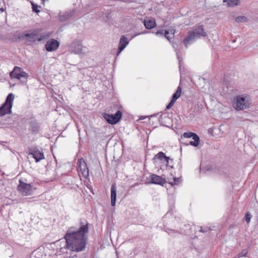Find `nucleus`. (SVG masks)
Masks as SVG:
<instances>
[{
    "instance_id": "obj_24",
    "label": "nucleus",
    "mask_w": 258,
    "mask_h": 258,
    "mask_svg": "<svg viewBox=\"0 0 258 258\" xmlns=\"http://www.w3.org/2000/svg\"><path fill=\"white\" fill-rule=\"evenodd\" d=\"M184 138H192V139L197 136H198L196 133L192 132H188L184 133L183 135Z\"/></svg>"
},
{
    "instance_id": "obj_14",
    "label": "nucleus",
    "mask_w": 258,
    "mask_h": 258,
    "mask_svg": "<svg viewBox=\"0 0 258 258\" xmlns=\"http://www.w3.org/2000/svg\"><path fill=\"white\" fill-rule=\"evenodd\" d=\"M150 180L151 183L160 185H163L166 182L164 178L155 174L150 175Z\"/></svg>"
},
{
    "instance_id": "obj_3",
    "label": "nucleus",
    "mask_w": 258,
    "mask_h": 258,
    "mask_svg": "<svg viewBox=\"0 0 258 258\" xmlns=\"http://www.w3.org/2000/svg\"><path fill=\"white\" fill-rule=\"evenodd\" d=\"M14 99V95L13 93H10L7 96L5 102L0 107V116H3L7 114H11L13 102Z\"/></svg>"
},
{
    "instance_id": "obj_25",
    "label": "nucleus",
    "mask_w": 258,
    "mask_h": 258,
    "mask_svg": "<svg viewBox=\"0 0 258 258\" xmlns=\"http://www.w3.org/2000/svg\"><path fill=\"white\" fill-rule=\"evenodd\" d=\"M237 23H244L247 21V18L244 16H238L235 18Z\"/></svg>"
},
{
    "instance_id": "obj_29",
    "label": "nucleus",
    "mask_w": 258,
    "mask_h": 258,
    "mask_svg": "<svg viewBox=\"0 0 258 258\" xmlns=\"http://www.w3.org/2000/svg\"><path fill=\"white\" fill-rule=\"evenodd\" d=\"M175 101H173V100L171 99V100L170 101V102L169 103V104L166 106V109H170L172 106L173 105L174 102Z\"/></svg>"
},
{
    "instance_id": "obj_30",
    "label": "nucleus",
    "mask_w": 258,
    "mask_h": 258,
    "mask_svg": "<svg viewBox=\"0 0 258 258\" xmlns=\"http://www.w3.org/2000/svg\"><path fill=\"white\" fill-rule=\"evenodd\" d=\"M156 35L157 36H163L164 35V32L163 30H159L156 32Z\"/></svg>"
},
{
    "instance_id": "obj_8",
    "label": "nucleus",
    "mask_w": 258,
    "mask_h": 258,
    "mask_svg": "<svg viewBox=\"0 0 258 258\" xmlns=\"http://www.w3.org/2000/svg\"><path fill=\"white\" fill-rule=\"evenodd\" d=\"M18 189L23 196L30 195L32 192V186L30 184L25 183L20 181Z\"/></svg>"
},
{
    "instance_id": "obj_27",
    "label": "nucleus",
    "mask_w": 258,
    "mask_h": 258,
    "mask_svg": "<svg viewBox=\"0 0 258 258\" xmlns=\"http://www.w3.org/2000/svg\"><path fill=\"white\" fill-rule=\"evenodd\" d=\"M181 182L180 178L174 177L173 181L170 182V183L172 185H176Z\"/></svg>"
},
{
    "instance_id": "obj_40",
    "label": "nucleus",
    "mask_w": 258,
    "mask_h": 258,
    "mask_svg": "<svg viewBox=\"0 0 258 258\" xmlns=\"http://www.w3.org/2000/svg\"><path fill=\"white\" fill-rule=\"evenodd\" d=\"M226 1H227V0H224V2H226Z\"/></svg>"
},
{
    "instance_id": "obj_13",
    "label": "nucleus",
    "mask_w": 258,
    "mask_h": 258,
    "mask_svg": "<svg viewBox=\"0 0 258 258\" xmlns=\"http://www.w3.org/2000/svg\"><path fill=\"white\" fill-rule=\"evenodd\" d=\"M128 43V41L127 38L125 36L122 35L119 40V47L116 54L117 55H119V54L124 49Z\"/></svg>"
},
{
    "instance_id": "obj_7",
    "label": "nucleus",
    "mask_w": 258,
    "mask_h": 258,
    "mask_svg": "<svg viewBox=\"0 0 258 258\" xmlns=\"http://www.w3.org/2000/svg\"><path fill=\"white\" fill-rule=\"evenodd\" d=\"M38 33V30H36L32 32L25 34L23 37L26 38L27 40L30 42H34L36 40L41 41V40L46 38V37L45 35H42L39 37Z\"/></svg>"
},
{
    "instance_id": "obj_37",
    "label": "nucleus",
    "mask_w": 258,
    "mask_h": 258,
    "mask_svg": "<svg viewBox=\"0 0 258 258\" xmlns=\"http://www.w3.org/2000/svg\"><path fill=\"white\" fill-rule=\"evenodd\" d=\"M170 164H171V163H170L169 162V165L170 166L169 167L171 168H173V166L172 165H170Z\"/></svg>"
},
{
    "instance_id": "obj_38",
    "label": "nucleus",
    "mask_w": 258,
    "mask_h": 258,
    "mask_svg": "<svg viewBox=\"0 0 258 258\" xmlns=\"http://www.w3.org/2000/svg\"><path fill=\"white\" fill-rule=\"evenodd\" d=\"M147 33V32H146H146H143L141 33L140 34H145V33Z\"/></svg>"
},
{
    "instance_id": "obj_28",
    "label": "nucleus",
    "mask_w": 258,
    "mask_h": 258,
    "mask_svg": "<svg viewBox=\"0 0 258 258\" xmlns=\"http://www.w3.org/2000/svg\"><path fill=\"white\" fill-rule=\"evenodd\" d=\"M244 219L247 223H249L251 219V215L249 212H247L244 216Z\"/></svg>"
},
{
    "instance_id": "obj_18",
    "label": "nucleus",
    "mask_w": 258,
    "mask_h": 258,
    "mask_svg": "<svg viewBox=\"0 0 258 258\" xmlns=\"http://www.w3.org/2000/svg\"><path fill=\"white\" fill-rule=\"evenodd\" d=\"M145 27L147 29H151L156 26V23L154 19H148L144 21Z\"/></svg>"
},
{
    "instance_id": "obj_41",
    "label": "nucleus",
    "mask_w": 258,
    "mask_h": 258,
    "mask_svg": "<svg viewBox=\"0 0 258 258\" xmlns=\"http://www.w3.org/2000/svg\"><path fill=\"white\" fill-rule=\"evenodd\" d=\"M75 256H73V257H72V258H74V257H75Z\"/></svg>"
},
{
    "instance_id": "obj_17",
    "label": "nucleus",
    "mask_w": 258,
    "mask_h": 258,
    "mask_svg": "<svg viewBox=\"0 0 258 258\" xmlns=\"http://www.w3.org/2000/svg\"><path fill=\"white\" fill-rule=\"evenodd\" d=\"M116 187L115 184H113L111 187V204L112 206H114L116 203Z\"/></svg>"
},
{
    "instance_id": "obj_21",
    "label": "nucleus",
    "mask_w": 258,
    "mask_h": 258,
    "mask_svg": "<svg viewBox=\"0 0 258 258\" xmlns=\"http://www.w3.org/2000/svg\"><path fill=\"white\" fill-rule=\"evenodd\" d=\"M181 88L180 86H179L177 88V89L175 93L173 94L172 98V100H173L174 101H176V100L181 95Z\"/></svg>"
},
{
    "instance_id": "obj_26",
    "label": "nucleus",
    "mask_w": 258,
    "mask_h": 258,
    "mask_svg": "<svg viewBox=\"0 0 258 258\" xmlns=\"http://www.w3.org/2000/svg\"><path fill=\"white\" fill-rule=\"evenodd\" d=\"M238 0H228V5L229 6H235L238 5Z\"/></svg>"
},
{
    "instance_id": "obj_19",
    "label": "nucleus",
    "mask_w": 258,
    "mask_h": 258,
    "mask_svg": "<svg viewBox=\"0 0 258 258\" xmlns=\"http://www.w3.org/2000/svg\"><path fill=\"white\" fill-rule=\"evenodd\" d=\"M30 126V130L33 134H37L39 131V125L38 123L35 120H31L29 122Z\"/></svg>"
},
{
    "instance_id": "obj_11",
    "label": "nucleus",
    "mask_w": 258,
    "mask_h": 258,
    "mask_svg": "<svg viewBox=\"0 0 258 258\" xmlns=\"http://www.w3.org/2000/svg\"><path fill=\"white\" fill-rule=\"evenodd\" d=\"M191 31L198 38H200L201 36L205 37L207 35L203 25L195 27Z\"/></svg>"
},
{
    "instance_id": "obj_36",
    "label": "nucleus",
    "mask_w": 258,
    "mask_h": 258,
    "mask_svg": "<svg viewBox=\"0 0 258 258\" xmlns=\"http://www.w3.org/2000/svg\"><path fill=\"white\" fill-rule=\"evenodd\" d=\"M170 33L173 35L174 34V31L173 32L172 30H170Z\"/></svg>"
},
{
    "instance_id": "obj_31",
    "label": "nucleus",
    "mask_w": 258,
    "mask_h": 258,
    "mask_svg": "<svg viewBox=\"0 0 258 258\" xmlns=\"http://www.w3.org/2000/svg\"><path fill=\"white\" fill-rule=\"evenodd\" d=\"M169 30H165L164 32V36L168 40H170V37L169 36Z\"/></svg>"
},
{
    "instance_id": "obj_1",
    "label": "nucleus",
    "mask_w": 258,
    "mask_h": 258,
    "mask_svg": "<svg viewBox=\"0 0 258 258\" xmlns=\"http://www.w3.org/2000/svg\"><path fill=\"white\" fill-rule=\"evenodd\" d=\"M88 232V224L81 225L78 230L73 227L69 228L64 236L67 248L76 252L84 250L87 240L86 234Z\"/></svg>"
},
{
    "instance_id": "obj_32",
    "label": "nucleus",
    "mask_w": 258,
    "mask_h": 258,
    "mask_svg": "<svg viewBox=\"0 0 258 258\" xmlns=\"http://www.w3.org/2000/svg\"><path fill=\"white\" fill-rule=\"evenodd\" d=\"M247 252V251L244 250L241 252V253L240 255L241 256H244L246 254Z\"/></svg>"
},
{
    "instance_id": "obj_2",
    "label": "nucleus",
    "mask_w": 258,
    "mask_h": 258,
    "mask_svg": "<svg viewBox=\"0 0 258 258\" xmlns=\"http://www.w3.org/2000/svg\"><path fill=\"white\" fill-rule=\"evenodd\" d=\"M250 103L249 97L245 94H242L234 98L233 106L237 110H241L248 108Z\"/></svg>"
},
{
    "instance_id": "obj_34",
    "label": "nucleus",
    "mask_w": 258,
    "mask_h": 258,
    "mask_svg": "<svg viewBox=\"0 0 258 258\" xmlns=\"http://www.w3.org/2000/svg\"><path fill=\"white\" fill-rule=\"evenodd\" d=\"M123 2H125V3H130L131 2V1L130 0H122Z\"/></svg>"
},
{
    "instance_id": "obj_23",
    "label": "nucleus",
    "mask_w": 258,
    "mask_h": 258,
    "mask_svg": "<svg viewBox=\"0 0 258 258\" xmlns=\"http://www.w3.org/2000/svg\"><path fill=\"white\" fill-rule=\"evenodd\" d=\"M32 5V8L33 12L38 13L40 12L39 8H41V7L37 4H35L33 1H30Z\"/></svg>"
},
{
    "instance_id": "obj_4",
    "label": "nucleus",
    "mask_w": 258,
    "mask_h": 258,
    "mask_svg": "<svg viewBox=\"0 0 258 258\" xmlns=\"http://www.w3.org/2000/svg\"><path fill=\"white\" fill-rule=\"evenodd\" d=\"M10 77L12 79L15 78L19 80L23 78L24 79V80L22 81L23 83H26L29 75L28 73L24 72L21 68L16 66L14 67L13 70L10 73Z\"/></svg>"
},
{
    "instance_id": "obj_15",
    "label": "nucleus",
    "mask_w": 258,
    "mask_h": 258,
    "mask_svg": "<svg viewBox=\"0 0 258 258\" xmlns=\"http://www.w3.org/2000/svg\"><path fill=\"white\" fill-rule=\"evenodd\" d=\"M159 159L161 161H163V160L166 162V166H170L169 165V160H171L172 162L173 161L172 159H170L169 157L166 156L165 153L162 152H159L158 154H157L153 158V160Z\"/></svg>"
},
{
    "instance_id": "obj_20",
    "label": "nucleus",
    "mask_w": 258,
    "mask_h": 258,
    "mask_svg": "<svg viewBox=\"0 0 258 258\" xmlns=\"http://www.w3.org/2000/svg\"><path fill=\"white\" fill-rule=\"evenodd\" d=\"M73 14L74 13L72 11L66 12L62 14L59 15V20L62 22L65 21L71 18L73 15Z\"/></svg>"
},
{
    "instance_id": "obj_9",
    "label": "nucleus",
    "mask_w": 258,
    "mask_h": 258,
    "mask_svg": "<svg viewBox=\"0 0 258 258\" xmlns=\"http://www.w3.org/2000/svg\"><path fill=\"white\" fill-rule=\"evenodd\" d=\"M29 154L32 156L33 158L35 159L36 162L44 159L43 153L36 148H29L28 150Z\"/></svg>"
},
{
    "instance_id": "obj_12",
    "label": "nucleus",
    "mask_w": 258,
    "mask_h": 258,
    "mask_svg": "<svg viewBox=\"0 0 258 258\" xmlns=\"http://www.w3.org/2000/svg\"><path fill=\"white\" fill-rule=\"evenodd\" d=\"M197 39H198V38L196 37L191 31H189L188 33V35L183 40V42L185 47H187L188 45L194 42Z\"/></svg>"
},
{
    "instance_id": "obj_39",
    "label": "nucleus",
    "mask_w": 258,
    "mask_h": 258,
    "mask_svg": "<svg viewBox=\"0 0 258 258\" xmlns=\"http://www.w3.org/2000/svg\"><path fill=\"white\" fill-rule=\"evenodd\" d=\"M156 115H157V114H154V115H151V116H152H152H155Z\"/></svg>"
},
{
    "instance_id": "obj_22",
    "label": "nucleus",
    "mask_w": 258,
    "mask_h": 258,
    "mask_svg": "<svg viewBox=\"0 0 258 258\" xmlns=\"http://www.w3.org/2000/svg\"><path fill=\"white\" fill-rule=\"evenodd\" d=\"M194 141H190L189 144V145L194 146V147H197L200 143V138L199 136H197L192 139Z\"/></svg>"
},
{
    "instance_id": "obj_5",
    "label": "nucleus",
    "mask_w": 258,
    "mask_h": 258,
    "mask_svg": "<svg viewBox=\"0 0 258 258\" xmlns=\"http://www.w3.org/2000/svg\"><path fill=\"white\" fill-rule=\"evenodd\" d=\"M71 51L77 54H86L88 52V49L82 45L81 42L79 40L74 41L70 45Z\"/></svg>"
},
{
    "instance_id": "obj_33",
    "label": "nucleus",
    "mask_w": 258,
    "mask_h": 258,
    "mask_svg": "<svg viewBox=\"0 0 258 258\" xmlns=\"http://www.w3.org/2000/svg\"><path fill=\"white\" fill-rule=\"evenodd\" d=\"M200 231L202 232H205L206 231H205L202 227H201Z\"/></svg>"
},
{
    "instance_id": "obj_10",
    "label": "nucleus",
    "mask_w": 258,
    "mask_h": 258,
    "mask_svg": "<svg viewBox=\"0 0 258 258\" xmlns=\"http://www.w3.org/2000/svg\"><path fill=\"white\" fill-rule=\"evenodd\" d=\"M59 42L54 39L48 41L45 44V48L48 51L55 50L59 47Z\"/></svg>"
},
{
    "instance_id": "obj_6",
    "label": "nucleus",
    "mask_w": 258,
    "mask_h": 258,
    "mask_svg": "<svg viewBox=\"0 0 258 258\" xmlns=\"http://www.w3.org/2000/svg\"><path fill=\"white\" fill-rule=\"evenodd\" d=\"M122 116V113L120 110H118L114 114H108L104 113L103 117L106 120L111 124H114L117 123L120 119Z\"/></svg>"
},
{
    "instance_id": "obj_35",
    "label": "nucleus",
    "mask_w": 258,
    "mask_h": 258,
    "mask_svg": "<svg viewBox=\"0 0 258 258\" xmlns=\"http://www.w3.org/2000/svg\"><path fill=\"white\" fill-rule=\"evenodd\" d=\"M5 9L4 8H1L0 9V11L2 12H3L4 11H5Z\"/></svg>"
},
{
    "instance_id": "obj_16",
    "label": "nucleus",
    "mask_w": 258,
    "mask_h": 258,
    "mask_svg": "<svg viewBox=\"0 0 258 258\" xmlns=\"http://www.w3.org/2000/svg\"><path fill=\"white\" fill-rule=\"evenodd\" d=\"M81 160H83V162H80V170L81 171L83 176L85 178H87L89 176V169L87 167V164L85 161L83 159H82Z\"/></svg>"
}]
</instances>
